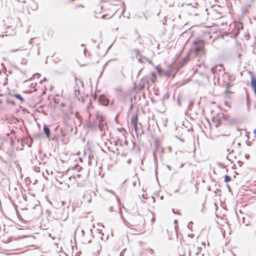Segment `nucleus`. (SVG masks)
<instances>
[{
	"label": "nucleus",
	"instance_id": "nucleus-35",
	"mask_svg": "<svg viewBox=\"0 0 256 256\" xmlns=\"http://www.w3.org/2000/svg\"><path fill=\"white\" fill-rule=\"evenodd\" d=\"M78 114H76V116H78Z\"/></svg>",
	"mask_w": 256,
	"mask_h": 256
},
{
	"label": "nucleus",
	"instance_id": "nucleus-12",
	"mask_svg": "<svg viewBox=\"0 0 256 256\" xmlns=\"http://www.w3.org/2000/svg\"><path fill=\"white\" fill-rule=\"evenodd\" d=\"M231 180V178L229 176H226L224 177V182H228Z\"/></svg>",
	"mask_w": 256,
	"mask_h": 256
},
{
	"label": "nucleus",
	"instance_id": "nucleus-19",
	"mask_svg": "<svg viewBox=\"0 0 256 256\" xmlns=\"http://www.w3.org/2000/svg\"><path fill=\"white\" fill-rule=\"evenodd\" d=\"M144 230H143V229H142L140 231V234H142V232H144Z\"/></svg>",
	"mask_w": 256,
	"mask_h": 256
},
{
	"label": "nucleus",
	"instance_id": "nucleus-16",
	"mask_svg": "<svg viewBox=\"0 0 256 256\" xmlns=\"http://www.w3.org/2000/svg\"><path fill=\"white\" fill-rule=\"evenodd\" d=\"M94 194V192H86V194H84V198H86V196H87L88 194Z\"/></svg>",
	"mask_w": 256,
	"mask_h": 256
},
{
	"label": "nucleus",
	"instance_id": "nucleus-2",
	"mask_svg": "<svg viewBox=\"0 0 256 256\" xmlns=\"http://www.w3.org/2000/svg\"><path fill=\"white\" fill-rule=\"evenodd\" d=\"M138 118L137 115L133 114L131 118V124L133 125L134 130L137 136L138 134L141 135L143 134V130L141 128L142 125L140 124V127L138 126Z\"/></svg>",
	"mask_w": 256,
	"mask_h": 256
},
{
	"label": "nucleus",
	"instance_id": "nucleus-10",
	"mask_svg": "<svg viewBox=\"0 0 256 256\" xmlns=\"http://www.w3.org/2000/svg\"><path fill=\"white\" fill-rule=\"evenodd\" d=\"M12 96L20 100L22 102H24V98L19 94H14L12 95Z\"/></svg>",
	"mask_w": 256,
	"mask_h": 256
},
{
	"label": "nucleus",
	"instance_id": "nucleus-18",
	"mask_svg": "<svg viewBox=\"0 0 256 256\" xmlns=\"http://www.w3.org/2000/svg\"><path fill=\"white\" fill-rule=\"evenodd\" d=\"M154 220H155V218H153L152 219V220H151V221H152V222L153 223V222H154Z\"/></svg>",
	"mask_w": 256,
	"mask_h": 256
},
{
	"label": "nucleus",
	"instance_id": "nucleus-23",
	"mask_svg": "<svg viewBox=\"0 0 256 256\" xmlns=\"http://www.w3.org/2000/svg\"><path fill=\"white\" fill-rule=\"evenodd\" d=\"M86 48H84V54H86Z\"/></svg>",
	"mask_w": 256,
	"mask_h": 256
},
{
	"label": "nucleus",
	"instance_id": "nucleus-5",
	"mask_svg": "<svg viewBox=\"0 0 256 256\" xmlns=\"http://www.w3.org/2000/svg\"><path fill=\"white\" fill-rule=\"evenodd\" d=\"M98 100L104 106H107L108 104V100L104 96H100Z\"/></svg>",
	"mask_w": 256,
	"mask_h": 256
},
{
	"label": "nucleus",
	"instance_id": "nucleus-20",
	"mask_svg": "<svg viewBox=\"0 0 256 256\" xmlns=\"http://www.w3.org/2000/svg\"><path fill=\"white\" fill-rule=\"evenodd\" d=\"M120 256H124V254L122 253V252H121L120 254Z\"/></svg>",
	"mask_w": 256,
	"mask_h": 256
},
{
	"label": "nucleus",
	"instance_id": "nucleus-32",
	"mask_svg": "<svg viewBox=\"0 0 256 256\" xmlns=\"http://www.w3.org/2000/svg\"><path fill=\"white\" fill-rule=\"evenodd\" d=\"M176 222H177L176 220H174V223H176Z\"/></svg>",
	"mask_w": 256,
	"mask_h": 256
},
{
	"label": "nucleus",
	"instance_id": "nucleus-13",
	"mask_svg": "<svg viewBox=\"0 0 256 256\" xmlns=\"http://www.w3.org/2000/svg\"><path fill=\"white\" fill-rule=\"evenodd\" d=\"M231 86V85L230 83H228L227 84H226V93H228V92H229L228 90V88H230Z\"/></svg>",
	"mask_w": 256,
	"mask_h": 256
},
{
	"label": "nucleus",
	"instance_id": "nucleus-7",
	"mask_svg": "<svg viewBox=\"0 0 256 256\" xmlns=\"http://www.w3.org/2000/svg\"><path fill=\"white\" fill-rule=\"evenodd\" d=\"M44 132L48 138H49L50 134V130L48 126L44 124Z\"/></svg>",
	"mask_w": 256,
	"mask_h": 256
},
{
	"label": "nucleus",
	"instance_id": "nucleus-29",
	"mask_svg": "<svg viewBox=\"0 0 256 256\" xmlns=\"http://www.w3.org/2000/svg\"><path fill=\"white\" fill-rule=\"evenodd\" d=\"M183 166V164H182V165H180V167H182Z\"/></svg>",
	"mask_w": 256,
	"mask_h": 256
},
{
	"label": "nucleus",
	"instance_id": "nucleus-33",
	"mask_svg": "<svg viewBox=\"0 0 256 256\" xmlns=\"http://www.w3.org/2000/svg\"><path fill=\"white\" fill-rule=\"evenodd\" d=\"M90 106H88V109H90Z\"/></svg>",
	"mask_w": 256,
	"mask_h": 256
},
{
	"label": "nucleus",
	"instance_id": "nucleus-21",
	"mask_svg": "<svg viewBox=\"0 0 256 256\" xmlns=\"http://www.w3.org/2000/svg\"><path fill=\"white\" fill-rule=\"evenodd\" d=\"M199 254H200V252H196V256H198Z\"/></svg>",
	"mask_w": 256,
	"mask_h": 256
},
{
	"label": "nucleus",
	"instance_id": "nucleus-4",
	"mask_svg": "<svg viewBox=\"0 0 256 256\" xmlns=\"http://www.w3.org/2000/svg\"><path fill=\"white\" fill-rule=\"evenodd\" d=\"M96 117L99 120V124H98V128L99 129L102 131L104 130L105 126H106V124L104 125V120L102 116H100L98 114H96Z\"/></svg>",
	"mask_w": 256,
	"mask_h": 256
},
{
	"label": "nucleus",
	"instance_id": "nucleus-9",
	"mask_svg": "<svg viewBox=\"0 0 256 256\" xmlns=\"http://www.w3.org/2000/svg\"><path fill=\"white\" fill-rule=\"evenodd\" d=\"M30 6L33 10H36L38 8V4L34 2H32L30 3Z\"/></svg>",
	"mask_w": 256,
	"mask_h": 256
},
{
	"label": "nucleus",
	"instance_id": "nucleus-25",
	"mask_svg": "<svg viewBox=\"0 0 256 256\" xmlns=\"http://www.w3.org/2000/svg\"><path fill=\"white\" fill-rule=\"evenodd\" d=\"M88 200V202H90L91 199H90H90H88V200Z\"/></svg>",
	"mask_w": 256,
	"mask_h": 256
},
{
	"label": "nucleus",
	"instance_id": "nucleus-30",
	"mask_svg": "<svg viewBox=\"0 0 256 256\" xmlns=\"http://www.w3.org/2000/svg\"><path fill=\"white\" fill-rule=\"evenodd\" d=\"M228 190L230 191V187L228 186Z\"/></svg>",
	"mask_w": 256,
	"mask_h": 256
},
{
	"label": "nucleus",
	"instance_id": "nucleus-6",
	"mask_svg": "<svg viewBox=\"0 0 256 256\" xmlns=\"http://www.w3.org/2000/svg\"><path fill=\"white\" fill-rule=\"evenodd\" d=\"M189 60V56H186L184 59L182 60V61H180L178 63V66L180 67H182V66H184L186 64L188 63V62Z\"/></svg>",
	"mask_w": 256,
	"mask_h": 256
},
{
	"label": "nucleus",
	"instance_id": "nucleus-3",
	"mask_svg": "<svg viewBox=\"0 0 256 256\" xmlns=\"http://www.w3.org/2000/svg\"><path fill=\"white\" fill-rule=\"evenodd\" d=\"M133 52L136 54V56L137 58H138V62H142L143 60H146L147 61H148V62L150 63H151V61L148 60V58H146L145 57H142V56H140L139 50H138L137 49H135V50H133Z\"/></svg>",
	"mask_w": 256,
	"mask_h": 256
},
{
	"label": "nucleus",
	"instance_id": "nucleus-22",
	"mask_svg": "<svg viewBox=\"0 0 256 256\" xmlns=\"http://www.w3.org/2000/svg\"><path fill=\"white\" fill-rule=\"evenodd\" d=\"M254 134H255L256 135V129H255L254 131Z\"/></svg>",
	"mask_w": 256,
	"mask_h": 256
},
{
	"label": "nucleus",
	"instance_id": "nucleus-26",
	"mask_svg": "<svg viewBox=\"0 0 256 256\" xmlns=\"http://www.w3.org/2000/svg\"><path fill=\"white\" fill-rule=\"evenodd\" d=\"M10 242V239L8 240V242Z\"/></svg>",
	"mask_w": 256,
	"mask_h": 256
},
{
	"label": "nucleus",
	"instance_id": "nucleus-14",
	"mask_svg": "<svg viewBox=\"0 0 256 256\" xmlns=\"http://www.w3.org/2000/svg\"><path fill=\"white\" fill-rule=\"evenodd\" d=\"M116 146H118V145H120V146H122V140H118L116 142V144H115Z\"/></svg>",
	"mask_w": 256,
	"mask_h": 256
},
{
	"label": "nucleus",
	"instance_id": "nucleus-36",
	"mask_svg": "<svg viewBox=\"0 0 256 256\" xmlns=\"http://www.w3.org/2000/svg\"><path fill=\"white\" fill-rule=\"evenodd\" d=\"M74 0H72V1H74Z\"/></svg>",
	"mask_w": 256,
	"mask_h": 256
},
{
	"label": "nucleus",
	"instance_id": "nucleus-15",
	"mask_svg": "<svg viewBox=\"0 0 256 256\" xmlns=\"http://www.w3.org/2000/svg\"><path fill=\"white\" fill-rule=\"evenodd\" d=\"M192 222H190L188 224V228L190 229V230H191L192 228Z\"/></svg>",
	"mask_w": 256,
	"mask_h": 256
},
{
	"label": "nucleus",
	"instance_id": "nucleus-34",
	"mask_svg": "<svg viewBox=\"0 0 256 256\" xmlns=\"http://www.w3.org/2000/svg\"><path fill=\"white\" fill-rule=\"evenodd\" d=\"M105 16V15L102 16V18H104Z\"/></svg>",
	"mask_w": 256,
	"mask_h": 256
},
{
	"label": "nucleus",
	"instance_id": "nucleus-8",
	"mask_svg": "<svg viewBox=\"0 0 256 256\" xmlns=\"http://www.w3.org/2000/svg\"><path fill=\"white\" fill-rule=\"evenodd\" d=\"M223 66L222 65L220 64L218 66H216V67H212L210 70L212 72V74H214L216 73V70H218L219 71L221 70Z\"/></svg>",
	"mask_w": 256,
	"mask_h": 256
},
{
	"label": "nucleus",
	"instance_id": "nucleus-27",
	"mask_svg": "<svg viewBox=\"0 0 256 256\" xmlns=\"http://www.w3.org/2000/svg\"><path fill=\"white\" fill-rule=\"evenodd\" d=\"M38 54H40V50H38Z\"/></svg>",
	"mask_w": 256,
	"mask_h": 256
},
{
	"label": "nucleus",
	"instance_id": "nucleus-28",
	"mask_svg": "<svg viewBox=\"0 0 256 256\" xmlns=\"http://www.w3.org/2000/svg\"><path fill=\"white\" fill-rule=\"evenodd\" d=\"M82 232L84 234V230H82Z\"/></svg>",
	"mask_w": 256,
	"mask_h": 256
},
{
	"label": "nucleus",
	"instance_id": "nucleus-31",
	"mask_svg": "<svg viewBox=\"0 0 256 256\" xmlns=\"http://www.w3.org/2000/svg\"><path fill=\"white\" fill-rule=\"evenodd\" d=\"M172 212H173L175 213V212H174V209H172Z\"/></svg>",
	"mask_w": 256,
	"mask_h": 256
},
{
	"label": "nucleus",
	"instance_id": "nucleus-17",
	"mask_svg": "<svg viewBox=\"0 0 256 256\" xmlns=\"http://www.w3.org/2000/svg\"><path fill=\"white\" fill-rule=\"evenodd\" d=\"M18 50V49H14V50H11L10 51L11 52H16Z\"/></svg>",
	"mask_w": 256,
	"mask_h": 256
},
{
	"label": "nucleus",
	"instance_id": "nucleus-11",
	"mask_svg": "<svg viewBox=\"0 0 256 256\" xmlns=\"http://www.w3.org/2000/svg\"><path fill=\"white\" fill-rule=\"evenodd\" d=\"M156 78V74L154 72H152L151 74L150 80L153 82H154V80Z\"/></svg>",
	"mask_w": 256,
	"mask_h": 256
},
{
	"label": "nucleus",
	"instance_id": "nucleus-24",
	"mask_svg": "<svg viewBox=\"0 0 256 256\" xmlns=\"http://www.w3.org/2000/svg\"><path fill=\"white\" fill-rule=\"evenodd\" d=\"M136 182H134L133 183V185H134V186H136Z\"/></svg>",
	"mask_w": 256,
	"mask_h": 256
},
{
	"label": "nucleus",
	"instance_id": "nucleus-1",
	"mask_svg": "<svg viewBox=\"0 0 256 256\" xmlns=\"http://www.w3.org/2000/svg\"><path fill=\"white\" fill-rule=\"evenodd\" d=\"M204 46V40H200L194 42L190 49L191 54L202 57L206 53Z\"/></svg>",
	"mask_w": 256,
	"mask_h": 256
}]
</instances>
